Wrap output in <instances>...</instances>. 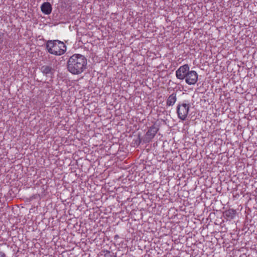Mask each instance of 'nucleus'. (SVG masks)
<instances>
[{"mask_svg":"<svg viewBox=\"0 0 257 257\" xmlns=\"http://www.w3.org/2000/svg\"><path fill=\"white\" fill-rule=\"evenodd\" d=\"M236 214V211L233 209H229L226 210L224 212V215L228 219H233L234 218Z\"/></svg>","mask_w":257,"mask_h":257,"instance_id":"obj_9","label":"nucleus"},{"mask_svg":"<svg viewBox=\"0 0 257 257\" xmlns=\"http://www.w3.org/2000/svg\"><path fill=\"white\" fill-rule=\"evenodd\" d=\"M42 12L45 15H49L52 12V6L48 2L43 3L41 7Z\"/></svg>","mask_w":257,"mask_h":257,"instance_id":"obj_7","label":"nucleus"},{"mask_svg":"<svg viewBox=\"0 0 257 257\" xmlns=\"http://www.w3.org/2000/svg\"><path fill=\"white\" fill-rule=\"evenodd\" d=\"M87 64V59L83 55L75 54L67 62L68 70L73 74H80L86 69Z\"/></svg>","mask_w":257,"mask_h":257,"instance_id":"obj_1","label":"nucleus"},{"mask_svg":"<svg viewBox=\"0 0 257 257\" xmlns=\"http://www.w3.org/2000/svg\"><path fill=\"white\" fill-rule=\"evenodd\" d=\"M42 72L46 74H49L51 72V68L48 66H43L41 68Z\"/></svg>","mask_w":257,"mask_h":257,"instance_id":"obj_10","label":"nucleus"},{"mask_svg":"<svg viewBox=\"0 0 257 257\" xmlns=\"http://www.w3.org/2000/svg\"><path fill=\"white\" fill-rule=\"evenodd\" d=\"M190 71V68L188 64H184L181 66L175 72L176 76L177 79L184 80Z\"/></svg>","mask_w":257,"mask_h":257,"instance_id":"obj_4","label":"nucleus"},{"mask_svg":"<svg viewBox=\"0 0 257 257\" xmlns=\"http://www.w3.org/2000/svg\"><path fill=\"white\" fill-rule=\"evenodd\" d=\"M175 93H173L169 96L166 101L167 106H172L174 105L177 100V96Z\"/></svg>","mask_w":257,"mask_h":257,"instance_id":"obj_8","label":"nucleus"},{"mask_svg":"<svg viewBox=\"0 0 257 257\" xmlns=\"http://www.w3.org/2000/svg\"><path fill=\"white\" fill-rule=\"evenodd\" d=\"M159 131V128L154 125L150 127L147 132L144 141L145 142H150L156 136Z\"/></svg>","mask_w":257,"mask_h":257,"instance_id":"obj_6","label":"nucleus"},{"mask_svg":"<svg viewBox=\"0 0 257 257\" xmlns=\"http://www.w3.org/2000/svg\"><path fill=\"white\" fill-rule=\"evenodd\" d=\"M190 107V104L187 101L179 102L177 106L178 117L182 120H185L188 114Z\"/></svg>","mask_w":257,"mask_h":257,"instance_id":"obj_3","label":"nucleus"},{"mask_svg":"<svg viewBox=\"0 0 257 257\" xmlns=\"http://www.w3.org/2000/svg\"><path fill=\"white\" fill-rule=\"evenodd\" d=\"M198 75L194 70H190L185 78V82L188 85H194L198 81Z\"/></svg>","mask_w":257,"mask_h":257,"instance_id":"obj_5","label":"nucleus"},{"mask_svg":"<svg viewBox=\"0 0 257 257\" xmlns=\"http://www.w3.org/2000/svg\"><path fill=\"white\" fill-rule=\"evenodd\" d=\"M46 48L51 54L60 56L65 53L66 46L65 44L59 40H49L46 43Z\"/></svg>","mask_w":257,"mask_h":257,"instance_id":"obj_2","label":"nucleus"},{"mask_svg":"<svg viewBox=\"0 0 257 257\" xmlns=\"http://www.w3.org/2000/svg\"><path fill=\"white\" fill-rule=\"evenodd\" d=\"M3 41V35L0 33V43L2 42Z\"/></svg>","mask_w":257,"mask_h":257,"instance_id":"obj_11","label":"nucleus"}]
</instances>
